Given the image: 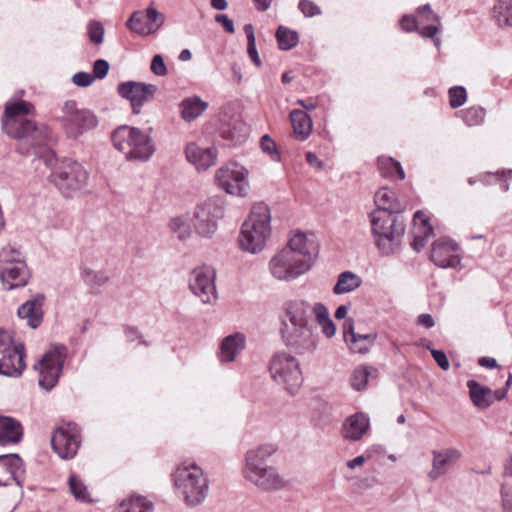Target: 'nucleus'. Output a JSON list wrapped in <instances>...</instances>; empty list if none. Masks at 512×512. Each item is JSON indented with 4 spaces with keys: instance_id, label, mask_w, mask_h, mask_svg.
Here are the masks:
<instances>
[{
    "instance_id": "nucleus-1",
    "label": "nucleus",
    "mask_w": 512,
    "mask_h": 512,
    "mask_svg": "<svg viewBox=\"0 0 512 512\" xmlns=\"http://www.w3.org/2000/svg\"><path fill=\"white\" fill-rule=\"evenodd\" d=\"M31 107L26 101L9 102L5 105L2 118L4 133L18 140L17 151L22 155H31L34 149L57 142L56 135L47 125L25 118Z\"/></svg>"
},
{
    "instance_id": "nucleus-2",
    "label": "nucleus",
    "mask_w": 512,
    "mask_h": 512,
    "mask_svg": "<svg viewBox=\"0 0 512 512\" xmlns=\"http://www.w3.org/2000/svg\"><path fill=\"white\" fill-rule=\"evenodd\" d=\"M276 451V445L266 443L249 449L245 453L243 477L261 491H280L288 484L276 467L267 464V460Z\"/></svg>"
},
{
    "instance_id": "nucleus-3",
    "label": "nucleus",
    "mask_w": 512,
    "mask_h": 512,
    "mask_svg": "<svg viewBox=\"0 0 512 512\" xmlns=\"http://www.w3.org/2000/svg\"><path fill=\"white\" fill-rule=\"evenodd\" d=\"M32 154L43 160L47 167H51V181L65 197H70L86 185L88 173L84 167L79 162L67 158L58 162L50 145L36 148Z\"/></svg>"
},
{
    "instance_id": "nucleus-4",
    "label": "nucleus",
    "mask_w": 512,
    "mask_h": 512,
    "mask_svg": "<svg viewBox=\"0 0 512 512\" xmlns=\"http://www.w3.org/2000/svg\"><path fill=\"white\" fill-rule=\"evenodd\" d=\"M270 224L269 207L262 202L254 204L240 229L238 237L240 249L251 254L261 252L271 234Z\"/></svg>"
},
{
    "instance_id": "nucleus-5",
    "label": "nucleus",
    "mask_w": 512,
    "mask_h": 512,
    "mask_svg": "<svg viewBox=\"0 0 512 512\" xmlns=\"http://www.w3.org/2000/svg\"><path fill=\"white\" fill-rule=\"evenodd\" d=\"M375 245L383 256L392 255L405 232V221L399 213L374 210L369 214Z\"/></svg>"
},
{
    "instance_id": "nucleus-6",
    "label": "nucleus",
    "mask_w": 512,
    "mask_h": 512,
    "mask_svg": "<svg viewBox=\"0 0 512 512\" xmlns=\"http://www.w3.org/2000/svg\"><path fill=\"white\" fill-rule=\"evenodd\" d=\"M176 493L188 506L201 504L208 493L209 483L202 468L195 463L183 462L172 474Z\"/></svg>"
},
{
    "instance_id": "nucleus-7",
    "label": "nucleus",
    "mask_w": 512,
    "mask_h": 512,
    "mask_svg": "<svg viewBox=\"0 0 512 512\" xmlns=\"http://www.w3.org/2000/svg\"><path fill=\"white\" fill-rule=\"evenodd\" d=\"M111 139L129 161H148L155 151L151 136L136 127L122 125L113 131Z\"/></svg>"
},
{
    "instance_id": "nucleus-8",
    "label": "nucleus",
    "mask_w": 512,
    "mask_h": 512,
    "mask_svg": "<svg viewBox=\"0 0 512 512\" xmlns=\"http://www.w3.org/2000/svg\"><path fill=\"white\" fill-rule=\"evenodd\" d=\"M68 349L64 344H51L43 356L34 364L39 372L38 385L49 392L58 383L67 359Z\"/></svg>"
},
{
    "instance_id": "nucleus-9",
    "label": "nucleus",
    "mask_w": 512,
    "mask_h": 512,
    "mask_svg": "<svg viewBox=\"0 0 512 512\" xmlns=\"http://www.w3.org/2000/svg\"><path fill=\"white\" fill-rule=\"evenodd\" d=\"M269 372L271 378L282 385L290 395H295L303 382L299 361L285 351L272 356Z\"/></svg>"
},
{
    "instance_id": "nucleus-10",
    "label": "nucleus",
    "mask_w": 512,
    "mask_h": 512,
    "mask_svg": "<svg viewBox=\"0 0 512 512\" xmlns=\"http://www.w3.org/2000/svg\"><path fill=\"white\" fill-rule=\"evenodd\" d=\"M58 120L70 139H77L98 125L96 115L88 109H79L74 100H67L61 109Z\"/></svg>"
},
{
    "instance_id": "nucleus-11",
    "label": "nucleus",
    "mask_w": 512,
    "mask_h": 512,
    "mask_svg": "<svg viewBox=\"0 0 512 512\" xmlns=\"http://www.w3.org/2000/svg\"><path fill=\"white\" fill-rule=\"evenodd\" d=\"M25 347L23 343H15L10 332L0 329V375L19 377L25 364Z\"/></svg>"
},
{
    "instance_id": "nucleus-12",
    "label": "nucleus",
    "mask_w": 512,
    "mask_h": 512,
    "mask_svg": "<svg viewBox=\"0 0 512 512\" xmlns=\"http://www.w3.org/2000/svg\"><path fill=\"white\" fill-rule=\"evenodd\" d=\"M307 260L297 258L291 250H280L269 261L271 275L279 280L290 282L311 269Z\"/></svg>"
},
{
    "instance_id": "nucleus-13",
    "label": "nucleus",
    "mask_w": 512,
    "mask_h": 512,
    "mask_svg": "<svg viewBox=\"0 0 512 512\" xmlns=\"http://www.w3.org/2000/svg\"><path fill=\"white\" fill-rule=\"evenodd\" d=\"M247 174L243 166L232 162L217 170L215 180L227 194L246 197L250 189Z\"/></svg>"
},
{
    "instance_id": "nucleus-14",
    "label": "nucleus",
    "mask_w": 512,
    "mask_h": 512,
    "mask_svg": "<svg viewBox=\"0 0 512 512\" xmlns=\"http://www.w3.org/2000/svg\"><path fill=\"white\" fill-rule=\"evenodd\" d=\"M223 215V201L218 197L209 198L195 210L193 225L196 232L204 237L211 236L217 229V221Z\"/></svg>"
},
{
    "instance_id": "nucleus-15",
    "label": "nucleus",
    "mask_w": 512,
    "mask_h": 512,
    "mask_svg": "<svg viewBox=\"0 0 512 512\" xmlns=\"http://www.w3.org/2000/svg\"><path fill=\"white\" fill-rule=\"evenodd\" d=\"M215 278L216 272L209 266L195 268L190 273L189 289L203 304H210L217 298Z\"/></svg>"
},
{
    "instance_id": "nucleus-16",
    "label": "nucleus",
    "mask_w": 512,
    "mask_h": 512,
    "mask_svg": "<svg viewBox=\"0 0 512 512\" xmlns=\"http://www.w3.org/2000/svg\"><path fill=\"white\" fill-rule=\"evenodd\" d=\"M80 431L75 423H67L58 427L51 438L53 450L62 459H72L80 446Z\"/></svg>"
},
{
    "instance_id": "nucleus-17",
    "label": "nucleus",
    "mask_w": 512,
    "mask_h": 512,
    "mask_svg": "<svg viewBox=\"0 0 512 512\" xmlns=\"http://www.w3.org/2000/svg\"><path fill=\"white\" fill-rule=\"evenodd\" d=\"M164 22L165 15L158 12L154 5H149L145 10L134 11L126 27L140 36H149L159 30Z\"/></svg>"
},
{
    "instance_id": "nucleus-18",
    "label": "nucleus",
    "mask_w": 512,
    "mask_h": 512,
    "mask_svg": "<svg viewBox=\"0 0 512 512\" xmlns=\"http://www.w3.org/2000/svg\"><path fill=\"white\" fill-rule=\"evenodd\" d=\"M430 259L440 268H459L462 260V250L454 240L441 237L433 242Z\"/></svg>"
},
{
    "instance_id": "nucleus-19",
    "label": "nucleus",
    "mask_w": 512,
    "mask_h": 512,
    "mask_svg": "<svg viewBox=\"0 0 512 512\" xmlns=\"http://www.w3.org/2000/svg\"><path fill=\"white\" fill-rule=\"evenodd\" d=\"M285 345L298 355L312 354L317 347V334L313 326L299 328H282Z\"/></svg>"
},
{
    "instance_id": "nucleus-20",
    "label": "nucleus",
    "mask_w": 512,
    "mask_h": 512,
    "mask_svg": "<svg viewBox=\"0 0 512 512\" xmlns=\"http://www.w3.org/2000/svg\"><path fill=\"white\" fill-rule=\"evenodd\" d=\"M156 91L155 85L136 81L121 82L117 87L118 94L130 102L134 114L140 113L142 106L153 98Z\"/></svg>"
},
{
    "instance_id": "nucleus-21",
    "label": "nucleus",
    "mask_w": 512,
    "mask_h": 512,
    "mask_svg": "<svg viewBox=\"0 0 512 512\" xmlns=\"http://www.w3.org/2000/svg\"><path fill=\"white\" fill-rule=\"evenodd\" d=\"M25 478V468L18 454L0 455V487L16 484L22 487Z\"/></svg>"
},
{
    "instance_id": "nucleus-22",
    "label": "nucleus",
    "mask_w": 512,
    "mask_h": 512,
    "mask_svg": "<svg viewBox=\"0 0 512 512\" xmlns=\"http://www.w3.org/2000/svg\"><path fill=\"white\" fill-rule=\"evenodd\" d=\"M283 249L291 250L297 258L307 260L311 266L319 252L314 235H307L300 231H297L290 237L287 247Z\"/></svg>"
},
{
    "instance_id": "nucleus-23",
    "label": "nucleus",
    "mask_w": 512,
    "mask_h": 512,
    "mask_svg": "<svg viewBox=\"0 0 512 512\" xmlns=\"http://www.w3.org/2000/svg\"><path fill=\"white\" fill-rule=\"evenodd\" d=\"M432 456V469L428 472V478L431 481H435L458 462L462 457V453L460 450L450 447L441 450H433Z\"/></svg>"
},
{
    "instance_id": "nucleus-24",
    "label": "nucleus",
    "mask_w": 512,
    "mask_h": 512,
    "mask_svg": "<svg viewBox=\"0 0 512 512\" xmlns=\"http://www.w3.org/2000/svg\"><path fill=\"white\" fill-rule=\"evenodd\" d=\"M285 312L288 322H283V328L313 326L312 306L307 302L291 301L287 304Z\"/></svg>"
},
{
    "instance_id": "nucleus-25",
    "label": "nucleus",
    "mask_w": 512,
    "mask_h": 512,
    "mask_svg": "<svg viewBox=\"0 0 512 512\" xmlns=\"http://www.w3.org/2000/svg\"><path fill=\"white\" fill-rule=\"evenodd\" d=\"M185 155L197 170L205 171L216 164L218 151L214 146L200 147L196 143H189L185 148Z\"/></svg>"
},
{
    "instance_id": "nucleus-26",
    "label": "nucleus",
    "mask_w": 512,
    "mask_h": 512,
    "mask_svg": "<svg viewBox=\"0 0 512 512\" xmlns=\"http://www.w3.org/2000/svg\"><path fill=\"white\" fill-rule=\"evenodd\" d=\"M30 277L26 262H16L15 266L2 268L0 280L5 290H13L26 286Z\"/></svg>"
},
{
    "instance_id": "nucleus-27",
    "label": "nucleus",
    "mask_w": 512,
    "mask_h": 512,
    "mask_svg": "<svg viewBox=\"0 0 512 512\" xmlns=\"http://www.w3.org/2000/svg\"><path fill=\"white\" fill-rule=\"evenodd\" d=\"M376 335L358 334L354 331L353 321H346L344 324V340L353 353L365 354L372 347Z\"/></svg>"
},
{
    "instance_id": "nucleus-28",
    "label": "nucleus",
    "mask_w": 512,
    "mask_h": 512,
    "mask_svg": "<svg viewBox=\"0 0 512 512\" xmlns=\"http://www.w3.org/2000/svg\"><path fill=\"white\" fill-rule=\"evenodd\" d=\"M45 297L38 294L35 298L24 302L17 310L19 318L27 321V325L32 328H38L43 321V303Z\"/></svg>"
},
{
    "instance_id": "nucleus-29",
    "label": "nucleus",
    "mask_w": 512,
    "mask_h": 512,
    "mask_svg": "<svg viewBox=\"0 0 512 512\" xmlns=\"http://www.w3.org/2000/svg\"><path fill=\"white\" fill-rule=\"evenodd\" d=\"M370 428V421L364 413H355L343 423V437L351 441H359Z\"/></svg>"
},
{
    "instance_id": "nucleus-30",
    "label": "nucleus",
    "mask_w": 512,
    "mask_h": 512,
    "mask_svg": "<svg viewBox=\"0 0 512 512\" xmlns=\"http://www.w3.org/2000/svg\"><path fill=\"white\" fill-rule=\"evenodd\" d=\"M413 221L414 237L411 245L415 251L420 252L425 247L427 240L433 235V227L429 224V219L420 210L414 213Z\"/></svg>"
},
{
    "instance_id": "nucleus-31",
    "label": "nucleus",
    "mask_w": 512,
    "mask_h": 512,
    "mask_svg": "<svg viewBox=\"0 0 512 512\" xmlns=\"http://www.w3.org/2000/svg\"><path fill=\"white\" fill-rule=\"evenodd\" d=\"M417 16L420 24L419 34L422 37H434L440 30V18L435 14L429 4L420 6L417 9Z\"/></svg>"
},
{
    "instance_id": "nucleus-32",
    "label": "nucleus",
    "mask_w": 512,
    "mask_h": 512,
    "mask_svg": "<svg viewBox=\"0 0 512 512\" xmlns=\"http://www.w3.org/2000/svg\"><path fill=\"white\" fill-rule=\"evenodd\" d=\"M23 437V426L17 419L0 415V445L16 444Z\"/></svg>"
},
{
    "instance_id": "nucleus-33",
    "label": "nucleus",
    "mask_w": 512,
    "mask_h": 512,
    "mask_svg": "<svg viewBox=\"0 0 512 512\" xmlns=\"http://www.w3.org/2000/svg\"><path fill=\"white\" fill-rule=\"evenodd\" d=\"M289 118L295 138L299 141L307 140L313 129V121L308 113L301 109H293L289 114Z\"/></svg>"
},
{
    "instance_id": "nucleus-34",
    "label": "nucleus",
    "mask_w": 512,
    "mask_h": 512,
    "mask_svg": "<svg viewBox=\"0 0 512 512\" xmlns=\"http://www.w3.org/2000/svg\"><path fill=\"white\" fill-rule=\"evenodd\" d=\"M245 347V336L234 333L225 337L220 345L219 359L221 362H232Z\"/></svg>"
},
{
    "instance_id": "nucleus-35",
    "label": "nucleus",
    "mask_w": 512,
    "mask_h": 512,
    "mask_svg": "<svg viewBox=\"0 0 512 512\" xmlns=\"http://www.w3.org/2000/svg\"><path fill=\"white\" fill-rule=\"evenodd\" d=\"M220 134L232 145H240L246 140L249 129L242 120L233 119L229 123L222 125Z\"/></svg>"
},
{
    "instance_id": "nucleus-36",
    "label": "nucleus",
    "mask_w": 512,
    "mask_h": 512,
    "mask_svg": "<svg viewBox=\"0 0 512 512\" xmlns=\"http://www.w3.org/2000/svg\"><path fill=\"white\" fill-rule=\"evenodd\" d=\"M467 387L474 406L479 409H487L492 405V390L489 387L481 385L476 380H468Z\"/></svg>"
},
{
    "instance_id": "nucleus-37",
    "label": "nucleus",
    "mask_w": 512,
    "mask_h": 512,
    "mask_svg": "<svg viewBox=\"0 0 512 512\" xmlns=\"http://www.w3.org/2000/svg\"><path fill=\"white\" fill-rule=\"evenodd\" d=\"M179 107L181 118L186 122H191L207 109L208 103L197 96H193L183 99Z\"/></svg>"
},
{
    "instance_id": "nucleus-38",
    "label": "nucleus",
    "mask_w": 512,
    "mask_h": 512,
    "mask_svg": "<svg viewBox=\"0 0 512 512\" xmlns=\"http://www.w3.org/2000/svg\"><path fill=\"white\" fill-rule=\"evenodd\" d=\"M154 505L146 497L132 495L124 499L114 512H153Z\"/></svg>"
},
{
    "instance_id": "nucleus-39",
    "label": "nucleus",
    "mask_w": 512,
    "mask_h": 512,
    "mask_svg": "<svg viewBox=\"0 0 512 512\" xmlns=\"http://www.w3.org/2000/svg\"><path fill=\"white\" fill-rule=\"evenodd\" d=\"M374 202L377 206L376 210L400 214L401 206L396 200L395 193L386 187L380 188L375 193Z\"/></svg>"
},
{
    "instance_id": "nucleus-40",
    "label": "nucleus",
    "mask_w": 512,
    "mask_h": 512,
    "mask_svg": "<svg viewBox=\"0 0 512 512\" xmlns=\"http://www.w3.org/2000/svg\"><path fill=\"white\" fill-rule=\"evenodd\" d=\"M362 284V279L357 274L351 271H344L338 275L337 282L333 287L335 295H342L350 293L359 288Z\"/></svg>"
},
{
    "instance_id": "nucleus-41",
    "label": "nucleus",
    "mask_w": 512,
    "mask_h": 512,
    "mask_svg": "<svg viewBox=\"0 0 512 512\" xmlns=\"http://www.w3.org/2000/svg\"><path fill=\"white\" fill-rule=\"evenodd\" d=\"M377 164L383 177L394 178L397 176L400 180L405 178V173L401 163L392 157L380 156L378 157Z\"/></svg>"
},
{
    "instance_id": "nucleus-42",
    "label": "nucleus",
    "mask_w": 512,
    "mask_h": 512,
    "mask_svg": "<svg viewBox=\"0 0 512 512\" xmlns=\"http://www.w3.org/2000/svg\"><path fill=\"white\" fill-rule=\"evenodd\" d=\"M493 18L501 27H512V0H498L493 7Z\"/></svg>"
},
{
    "instance_id": "nucleus-43",
    "label": "nucleus",
    "mask_w": 512,
    "mask_h": 512,
    "mask_svg": "<svg viewBox=\"0 0 512 512\" xmlns=\"http://www.w3.org/2000/svg\"><path fill=\"white\" fill-rule=\"evenodd\" d=\"M377 373L378 370L372 366L360 365L356 367L350 377L351 387L356 391H361L366 387L369 378Z\"/></svg>"
},
{
    "instance_id": "nucleus-44",
    "label": "nucleus",
    "mask_w": 512,
    "mask_h": 512,
    "mask_svg": "<svg viewBox=\"0 0 512 512\" xmlns=\"http://www.w3.org/2000/svg\"><path fill=\"white\" fill-rule=\"evenodd\" d=\"M275 36L279 49L283 51L292 49L299 41L297 32L284 26H279L277 28Z\"/></svg>"
},
{
    "instance_id": "nucleus-45",
    "label": "nucleus",
    "mask_w": 512,
    "mask_h": 512,
    "mask_svg": "<svg viewBox=\"0 0 512 512\" xmlns=\"http://www.w3.org/2000/svg\"><path fill=\"white\" fill-rule=\"evenodd\" d=\"M70 492L76 500L81 502H90V494L84 482L74 473L68 478Z\"/></svg>"
},
{
    "instance_id": "nucleus-46",
    "label": "nucleus",
    "mask_w": 512,
    "mask_h": 512,
    "mask_svg": "<svg viewBox=\"0 0 512 512\" xmlns=\"http://www.w3.org/2000/svg\"><path fill=\"white\" fill-rule=\"evenodd\" d=\"M460 114L464 123L469 127L480 125L485 118V110L479 106H473L465 110H461Z\"/></svg>"
},
{
    "instance_id": "nucleus-47",
    "label": "nucleus",
    "mask_w": 512,
    "mask_h": 512,
    "mask_svg": "<svg viewBox=\"0 0 512 512\" xmlns=\"http://www.w3.org/2000/svg\"><path fill=\"white\" fill-rule=\"evenodd\" d=\"M244 32L247 37V54L249 58L252 60V62L257 66L260 67L262 65V62L260 60L257 48H256V39L254 34V28L252 24H245L244 26Z\"/></svg>"
},
{
    "instance_id": "nucleus-48",
    "label": "nucleus",
    "mask_w": 512,
    "mask_h": 512,
    "mask_svg": "<svg viewBox=\"0 0 512 512\" xmlns=\"http://www.w3.org/2000/svg\"><path fill=\"white\" fill-rule=\"evenodd\" d=\"M449 104L452 108L462 106L467 100V92L463 86H453L448 91Z\"/></svg>"
},
{
    "instance_id": "nucleus-49",
    "label": "nucleus",
    "mask_w": 512,
    "mask_h": 512,
    "mask_svg": "<svg viewBox=\"0 0 512 512\" xmlns=\"http://www.w3.org/2000/svg\"><path fill=\"white\" fill-rule=\"evenodd\" d=\"M169 227L180 240H184L190 235V227L181 217L173 218L169 223Z\"/></svg>"
},
{
    "instance_id": "nucleus-50",
    "label": "nucleus",
    "mask_w": 512,
    "mask_h": 512,
    "mask_svg": "<svg viewBox=\"0 0 512 512\" xmlns=\"http://www.w3.org/2000/svg\"><path fill=\"white\" fill-rule=\"evenodd\" d=\"M83 278L87 284L96 287H100L108 281V276L103 272H96L90 268L84 269Z\"/></svg>"
},
{
    "instance_id": "nucleus-51",
    "label": "nucleus",
    "mask_w": 512,
    "mask_h": 512,
    "mask_svg": "<svg viewBox=\"0 0 512 512\" xmlns=\"http://www.w3.org/2000/svg\"><path fill=\"white\" fill-rule=\"evenodd\" d=\"M88 34L91 42L101 44L103 42L104 28L98 21H91L88 25Z\"/></svg>"
},
{
    "instance_id": "nucleus-52",
    "label": "nucleus",
    "mask_w": 512,
    "mask_h": 512,
    "mask_svg": "<svg viewBox=\"0 0 512 512\" xmlns=\"http://www.w3.org/2000/svg\"><path fill=\"white\" fill-rule=\"evenodd\" d=\"M298 9L302 12L305 17H314L320 15V7L311 0H300L298 3Z\"/></svg>"
},
{
    "instance_id": "nucleus-53",
    "label": "nucleus",
    "mask_w": 512,
    "mask_h": 512,
    "mask_svg": "<svg viewBox=\"0 0 512 512\" xmlns=\"http://www.w3.org/2000/svg\"><path fill=\"white\" fill-rule=\"evenodd\" d=\"M94 80L95 76H93L92 73L84 71L77 72L72 77L73 84L83 88L90 86Z\"/></svg>"
},
{
    "instance_id": "nucleus-54",
    "label": "nucleus",
    "mask_w": 512,
    "mask_h": 512,
    "mask_svg": "<svg viewBox=\"0 0 512 512\" xmlns=\"http://www.w3.org/2000/svg\"><path fill=\"white\" fill-rule=\"evenodd\" d=\"M400 26L405 32L417 31L419 33L420 24L418 16L404 15L400 20Z\"/></svg>"
},
{
    "instance_id": "nucleus-55",
    "label": "nucleus",
    "mask_w": 512,
    "mask_h": 512,
    "mask_svg": "<svg viewBox=\"0 0 512 512\" xmlns=\"http://www.w3.org/2000/svg\"><path fill=\"white\" fill-rule=\"evenodd\" d=\"M109 68L110 65L106 60L98 59L93 64L92 75L95 76V79H103L107 76Z\"/></svg>"
},
{
    "instance_id": "nucleus-56",
    "label": "nucleus",
    "mask_w": 512,
    "mask_h": 512,
    "mask_svg": "<svg viewBox=\"0 0 512 512\" xmlns=\"http://www.w3.org/2000/svg\"><path fill=\"white\" fill-rule=\"evenodd\" d=\"M260 146L263 152L269 154L273 159L278 158L275 142L269 135L265 134L261 137Z\"/></svg>"
},
{
    "instance_id": "nucleus-57",
    "label": "nucleus",
    "mask_w": 512,
    "mask_h": 512,
    "mask_svg": "<svg viewBox=\"0 0 512 512\" xmlns=\"http://www.w3.org/2000/svg\"><path fill=\"white\" fill-rule=\"evenodd\" d=\"M151 71L157 76H164L167 74V68L164 59L161 55L157 54L152 58Z\"/></svg>"
},
{
    "instance_id": "nucleus-58",
    "label": "nucleus",
    "mask_w": 512,
    "mask_h": 512,
    "mask_svg": "<svg viewBox=\"0 0 512 512\" xmlns=\"http://www.w3.org/2000/svg\"><path fill=\"white\" fill-rule=\"evenodd\" d=\"M430 352H431L433 359L435 360V362L441 369H443V370L449 369L450 363H449V360L444 351L437 350V349H430Z\"/></svg>"
},
{
    "instance_id": "nucleus-59",
    "label": "nucleus",
    "mask_w": 512,
    "mask_h": 512,
    "mask_svg": "<svg viewBox=\"0 0 512 512\" xmlns=\"http://www.w3.org/2000/svg\"><path fill=\"white\" fill-rule=\"evenodd\" d=\"M315 315L318 324L330 319L328 309L322 303H316L312 306V315Z\"/></svg>"
},
{
    "instance_id": "nucleus-60",
    "label": "nucleus",
    "mask_w": 512,
    "mask_h": 512,
    "mask_svg": "<svg viewBox=\"0 0 512 512\" xmlns=\"http://www.w3.org/2000/svg\"><path fill=\"white\" fill-rule=\"evenodd\" d=\"M215 21L217 23H220L226 32L234 33V31H235L234 22L226 14H217L215 16Z\"/></svg>"
},
{
    "instance_id": "nucleus-61",
    "label": "nucleus",
    "mask_w": 512,
    "mask_h": 512,
    "mask_svg": "<svg viewBox=\"0 0 512 512\" xmlns=\"http://www.w3.org/2000/svg\"><path fill=\"white\" fill-rule=\"evenodd\" d=\"M496 180H503L504 183L501 185V189L503 192H507L509 190L508 180L512 178V170L502 171L501 173L494 174Z\"/></svg>"
},
{
    "instance_id": "nucleus-62",
    "label": "nucleus",
    "mask_w": 512,
    "mask_h": 512,
    "mask_svg": "<svg viewBox=\"0 0 512 512\" xmlns=\"http://www.w3.org/2000/svg\"><path fill=\"white\" fill-rule=\"evenodd\" d=\"M319 325L321 326L322 333L327 338H331L335 335L336 327L331 319H328Z\"/></svg>"
},
{
    "instance_id": "nucleus-63",
    "label": "nucleus",
    "mask_w": 512,
    "mask_h": 512,
    "mask_svg": "<svg viewBox=\"0 0 512 512\" xmlns=\"http://www.w3.org/2000/svg\"><path fill=\"white\" fill-rule=\"evenodd\" d=\"M417 323L425 328H432L435 325L433 317L428 313L420 314Z\"/></svg>"
},
{
    "instance_id": "nucleus-64",
    "label": "nucleus",
    "mask_w": 512,
    "mask_h": 512,
    "mask_svg": "<svg viewBox=\"0 0 512 512\" xmlns=\"http://www.w3.org/2000/svg\"><path fill=\"white\" fill-rule=\"evenodd\" d=\"M501 498L503 512H512V499L509 493L503 488L501 489Z\"/></svg>"
}]
</instances>
